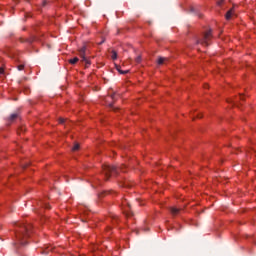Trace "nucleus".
I'll list each match as a JSON object with an SVG mask.
<instances>
[{"instance_id":"1","label":"nucleus","mask_w":256,"mask_h":256,"mask_svg":"<svg viewBox=\"0 0 256 256\" xmlns=\"http://www.w3.org/2000/svg\"><path fill=\"white\" fill-rule=\"evenodd\" d=\"M33 233V225L20 224L15 232V237L18 245H27L29 238Z\"/></svg>"},{"instance_id":"2","label":"nucleus","mask_w":256,"mask_h":256,"mask_svg":"<svg viewBox=\"0 0 256 256\" xmlns=\"http://www.w3.org/2000/svg\"><path fill=\"white\" fill-rule=\"evenodd\" d=\"M117 167L104 164L102 166V175H104V181H109L111 177L118 175Z\"/></svg>"},{"instance_id":"3","label":"nucleus","mask_w":256,"mask_h":256,"mask_svg":"<svg viewBox=\"0 0 256 256\" xmlns=\"http://www.w3.org/2000/svg\"><path fill=\"white\" fill-rule=\"evenodd\" d=\"M213 39V29L209 28L208 30H205L202 34V38L198 40V43L200 45H206V47L209 46V41Z\"/></svg>"},{"instance_id":"4","label":"nucleus","mask_w":256,"mask_h":256,"mask_svg":"<svg viewBox=\"0 0 256 256\" xmlns=\"http://www.w3.org/2000/svg\"><path fill=\"white\" fill-rule=\"evenodd\" d=\"M87 51V46H82L79 50V56L82 59L81 61L85 63V68L91 67V58H86L85 53Z\"/></svg>"},{"instance_id":"5","label":"nucleus","mask_w":256,"mask_h":256,"mask_svg":"<svg viewBox=\"0 0 256 256\" xmlns=\"http://www.w3.org/2000/svg\"><path fill=\"white\" fill-rule=\"evenodd\" d=\"M17 119H21V115H19V113L11 114L7 118V123H9V125H11V123H15Z\"/></svg>"},{"instance_id":"6","label":"nucleus","mask_w":256,"mask_h":256,"mask_svg":"<svg viewBox=\"0 0 256 256\" xmlns=\"http://www.w3.org/2000/svg\"><path fill=\"white\" fill-rule=\"evenodd\" d=\"M233 15H235V7L230 8L226 14H225V19L226 21H231L233 18Z\"/></svg>"},{"instance_id":"7","label":"nucleus","mask_w":256,"mask_h":256,"mask_svg":"<svg viewBox=\"0 0 256 256\" xmlns=\"http://www.w3.org/2000/svg\"><path fill=\"white\" fill-rule=\"evenodd\" d=\"M115 97H117V94H112L105 98V101L108 103L109 107H113V103H115Z\"/></svg>"},{"instance_id":"8","label":"nucleus","mask_w":256,"mask_h":256,"mask_svg":"<svg viewBox=\"0 0 256 256\" xmlns=\"http://www.w3.org/2000/svg\"><path fill=\"white\" fill-rule=\"evenodd\" d=\"M113 193H115V191L113 190H104L98 193V197L99 199H105V197H107L108 195H113Z\"/></svg>"},{"instance_id":"9","label":"nucleus","mask_w":256,"mask_h":256,"mask_svg":"<svg viewBox=\"0 0 256 256\" xmlns=\"http://www.w3.org/2000/svg\"><path fill=\"white\" fill-rule=\"evenodd\" d=\"M170 213H171L172 217H177V215H179V213H181V208L170 207Z\"/></svg>"},{"instance_id":"10","label":"nucleus","mask_w":256,"mask_h":256,"mask_svg":"<svg viewBox=\"0 0 256 256\" xmlns=\"http://www.w3.org/2000/svg\"><path fill=\"white\" fill-rule=\"evenodd\" d=\"M129 210L124 211V215L126 216L127 219H131L133 217V212L131 211V206H128Z\"/></svg>"},{"instance_id":"11","label":"nucleus","mask_w":256,"mask_h":256,"mask_svg":"<svg viewBox=\"0 0 256 256\" xmlns=\"http://www.w3.org/2000/svg\"><path fill=\"white\" fill-rule=\"evenodd\" d=\"M116 70L118 71V73H120V75H127V73H129V70H121L120 65H116Z\"/></svg>"},{"instance_id":"12","label":"nucleus","mask_w":256,"mask_h":256,"mask_svg":"<svg viewBox=\"0 0 256 256\" xmlns=\"http://www.w3.org/2000/svg\"><path fill=\"white\" fill-rule=\"evenodd\" d=\"M68 63H70V65H75L76 63H79V58L74 57V58L68 60Z\"/></svg>"},{"instance_id":"13","label":"nucleus","mask_w":256,"mask_h":256,"mask_svg":"<svg viewBox=\"0 0 256 256\" xmlns=\"http://www.w3.org/2000/svg\"><path fill=\"white\" fill-rule=\"evenodd\" d=\"M167 61V58L159 57L157 60L158 65H163Z\"/></svg>"},{"instance_id":"14","label":"nucleus","mask_w":256,"mask_h":256,"mask_svg":"<svg viewBox=\"0 0 256 256\" xmlns=\"http://www.w3.org/2000/svg\"><path fill=\"white\" fill-rule=\"evenodd\" d=\"M117 57H118L117 51L112 50V55H111L112 61H116Z\"/></svg>"},{"instance_id":"15","label":"nucleus","mask_w":256,"mask_h":256,"mask_svg":"<svg viewBox=\"0 0 256 256\" xmlns=\"http://www.w3.org/2000/svg\"><path fill=\"white\" fill-rule=\"evenodd\" d=\"M25 126H21L19 129H18V135H21V133H25Z\"/></svg>"},{"instance_id":"16","label":"nucleus","mask_w":256,"mask_h":256,"mask_svg":"<svg viewBox=\"0 0 256 256\" xmlns=\"http://www.w3.org/2000/svg\"><path fill=\"white\" fill-rule=\"evenodd\" d=\"M112 223H115L116 225H118V223H119V217L114 216V217L112 218Z\"/></svg>"},{"instance_id":"17","label":"nucleus","mask_w":256,"mask_h":256,"mask_svg":"<svg viewBox=\"0 0 256 256\" xmlns=\"http://www.w3.org/2000/svg\"><path fill=\"white\" fill-rule=\"evenodd\" d=\"M18 71H23V69H25V65L24 64H20L17 67Z\"/></svg>"},{"instance_id":"18","label":"nucleus","mask_w":256,"mask_h":256,"mask_svg":"<svg viewBox=\"0 0 256 256\" xmlns=\"http://www.w3.org/2000/svg\"><path fill=\"white\" fill-rule=\"evenodd\" d=\"M79 144H75L73 147H72V151H79Z\"/></svg>"},{"instance_id":"19","label":"nucleus","mask_w":256,"mask_h":256,"mask_svg":"<svg viewBox=\"0 0 256 256\" xmlns=\"http://www.w3.org/2000/svg\"><path fill=\"white\" fill-rule=\"evenodd\" d=\"M58 123L60 124V125H63V123H65V118H59L58 119Z\"/></svg>"},{"instance_id":"20","label":"nucleus","mask_w":256,"mask_h":256,"mask_svg":"<svg viewBox=\"0 0 256 256\" xmlns=\"http://www.w3.org/2000/svg\"><path fill=\"white\" fill-rule=\"evenodd\" d=\"M44 209H51V204H43Z\"/></svg>"},{"instance_id":"21","label":"nucleus","mask_w":256,"mask_h":256,"mask_svg":"<svg viewBox=\"0 0 256 256\" xmlns=\"http://www.w3.org/2000/svg\"><path fill=\"white\" fill-rule=\"evenodd\" d=\"M223 3H225V0H219L217 2L218 7H221V5H223Z\"/></svg>"},{"instance_id":"22","label":"nucleus","mask_w":256,"mask_h":256,"mask_svg":"<svg viewBox=\"0 0 256 256\" xmlns=\"http://www.w3.org/2000/svg\"><path fill=\"white\" fill-rule=\"evenodd\" d=\"M239 99H240V101H245V96H243V94H240Z\"/></svg>"},{"instance_id":"23","label":"nucleus","mask_w":256,"mask_h":256,"mask_svg":"<svg viewBox=\"0 0 256 256\" xmlns=\"http://www.w3.org/2000/svg\"><path fill=\"white\" fill-rule=\"evenodd\" d=\"M5 73V69L0 67V75H3Z\"/></svg>"},{"instance_id":"24","label":"nucleus","mask_w":256,"mask_h":256,"mask_svg":"<svg viewBox=\"0 0 256 256\" xmlns=\"http://www.w3.org/2000/svg\"><path fill=\"white\" fill-rule=\"evenodd\" d=\"M228 103H233V105H235L236 102H235V100L229 99Z\"/></svg>"},{"instance_id":"25","label":"nucleus","mask_w":256,"mask_h":256,"mask_svg":"<svg viewBox=\"0 0 256 256\" xmlns=\"http://www.w3.org/2000/svg\"><path fill=\"white\" fill-rule=\"evenodd\" d=\"M197 119H203V115L202 114H198Z\"/></svg>"},{"instance_id":"26","label":"nucleus","mask_w":256,"mask_h":256,"mask_svg":"<svg viewBox=\"0 0 256 256\" xmlns=\"http://www.w3.org/2000/svg\"><path fill=\"white\" fill-rule=\"evenodd\" d=\"M204 89H209V84H204Z\"/></svg>"},{"instance_id":"27","label":"nucleus","mask_w":256,"mask_h":256,"mask_svg":"<svg viewBox=\"0 0 256 256\" xmlns=\"http://www.w3.org/2000/svg\"><path fill=\"white\" fill-rule=\"evenodd\" d=\"M137 63H141V57L140 56L137 58Z\"/></svg>"},{"instance_id":"28","label":"nucleus","mask_w":256,"mask_h":256,"mask_svg":"<svg viewBox=\"0 0 256 256\" xmlns=\"http://www.w3.org/2000/svg\"><path fill=\"white\" fill-rule=\"evenodd\" d=\"M42 5H43V7H45V5H47V2L43 1Z\"/></svg>"},{"instance_id":"29","label":"nucleus","mask_w":256,"mask_h":256,"mask_svg":"<svg viewBox=\"0 0 256 256\" xmlns=\"http://www.w3.org/2000/svg\"><path fill=\"white\" fill-rule=\"evenodd\" d=\"M107 231H111V227H108V228H107Z\"/></svg>"}]
</instances>
